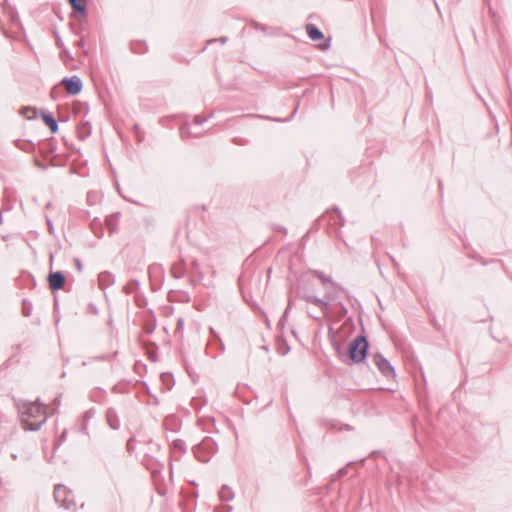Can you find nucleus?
I'll use <instances>...</instances> for the list:
<instances>
[{
  "mask_svg": "<svg viewBox=\"0 0 512 512\" xmlns=\"http://www.w3.org/2000/svg\"><path fill=\"white\" fill-rule=\"evenodd\" d=\"M313 286V283L310 281L304 283L300 288L299 294L303 300L318 307L323 317L347 313L343 300L348 295L340 285L333 282L323 287L325 293L322 298L315 294Z\"/></svg>",
  "mask_w": 512,
  "mask_h": 512,
  "instance_id": "obj_1",
  "label": "nucleus"
},
{
  "mask_svg": "<svg viewBox=\"0 0 512 512\" xmlns=\"http://www.w3.org/2000/svg\"><path fill=\"white\" fill-rule=\"evenodd\" d=\"M21 422L26 430H39L48 418V407L36 401L24 402L19 407Z\"/></svg>",
  "mask_w": 512,
  "mask_h": 512,
  "instance_id": "obj_2",
  "label": "nucleus"
},
{
  "mask_svg": "<svg viewBox=\"0 0 512 512\" xmlns=\"http://www.w3.org/2000/svg\"><path fill=\"white\" fill-rule=\"evenodd\" d=\"M1 29L7 38L20 39L22 36V25L18 15L12 10L4 11L0 19Z\"/></svg>",
  "mask_w": 512,
  "mask_h": 512,
  "instance_id": "obj_3",
  "label": "nucleus"
},
{
  "mask_svg": "<svg viewBox=\"0 0 512 512\" xmlns=\"http://www.w3.org/2000/svg\"><path fill=\"white\" fill-rule=\"evenodd\" d=\"M368 351V342L365 336L355 337L348 346V354L353 362L360 363L365 360Z\"/></svg>",
  "mask_w": 512,
  "mask_h": 512,
  "instance_id": "obj_4",
  "label": "nucleus"
},
{
  "mask_svg": "<svg viewBox=\"0 0 512 512\" xmlns=\"http://www.w3.org/2000/svg\"><path fill=\"white\" fill-rule=\"evenodd\" d=\"M54 499L55 501L66 510H74L76 503L72 491L61 484H58L54 488Z\"/></svg>",
  "mask_w": 512,
  "mask_h": 512,
  "instance_id": "obj_5",
  "label": "nucleus"
},
{
  "mask_svg": "<svg viewBox=\"0 0 512 512\" xmlns=\"http://www.w3.org/2000/svg\"><path fill=\"white\" fill-rule=\"evenodd\" d=\"M372 361L383 376L388 378L395 376V370L393 366L383 355L374 354L372 356Z\"/></svg>",
  "mask_w": 512,
  "mask_h": 512,
  "instance_id": "obj_6",
  "label": "nucleus"
},
{
  "mask_svg": "<svg viewBox=\"0 0 512 512\" xmlns=\"http://www.w3.org/2000/svg\"><path fill=\"white\" fill-rule=\"evenodd\" d=\"M62 84L64 85L67 93L71 95H77L82 90V81L78 76H72L70 78H64L62 80Z\"/></svg>",
  "mask_w": 512,
  "mask_h": 512,
  "instance_id": "obj_7",
  "label": "nucleus"
},
{
  "mask_svg": "<svg viewBox=\"0 0 512 512\" xmlns=\"http://www.w3.org/2000/svg\"><path fill=\"white\" fill-rule=\"evenodd\" d=\"M48 282L52 290H59L65 284V277L61 272H52L48 276Z\"/></svg>",
  "mask_w": 512,
  "mask_h": 512,
  "instance_id": "obj_8",
  "label": "nucleus"
},
{
  "mask_svg": "<svg viewBox=\"0 0 512 512\" xmlns=\"http://www.w3.org/2000/svg\"><path fill=\"white\" fill-rule=\"evenodd\" d=\"M106 421L108 425L116 430L120 427L119 417L113 408H109L106 412Z\"/></svg>",
  "mask_w": 512,
  "mask_h": 512,
  "instance_id": "obj_9",
  "label": "nucleus"
},
{
  "mask_svg": "<svg viewBox=\"0 0 512 512\" xmlns=\"http://www.w3.org/2000/svg\"><path fill=\"white\" fill-rule=\"evenodd\" d=\"M306 32L313 41L322 40L324 38L323 33L313 24L306 25Z\"/></svg>",
  "mask_w": 512,
  "mask_h": 512,
  "instance_id": "obj_10",
  "label": "nucleus"
},
{
  "mask_svg": "<svg viewBox=\"0 0 512 512\" xmlns=\"http://www.w3.org/2000/svg\"><path fill=\"white\" fill-rule=\"evenodd\" d=\"M42 119L44 123L50 128L52 133L57 132L58 130V124L53 115L49 112H43L42 113Z\"/></svg>",
  "mask_w": 512,
  "mask_h": 512,
  "instance_id": "obj_11",
  "label": "nucleus"
},
{
  "mask_svg": "<svg viewBox=\"0 0 512 512\" xmlns=\"http://www.w3.org/2000/svg\"><path fill=\"white\" fill-rule=\"evenodd\" d=\"M114 282L113 275L107 271L101 272L98 275V283L101 288H105Z\"/></svg>",
  "mask_w": 512,
  "mask_h": 512,
  "instance_id": "obj_12",
  "label": "nucleus"
},
{
  "mask_svg": "<svg viewBox=\"0 0 512 512\" xmlns=\"http://www.w3.org/2000/svg\"><path fill=\"white\" fill-rule=\"evenodd\" d=\"M310 275L312 277L318 279L320 281L322 287H325L334 282L330 277L326 276L323 272L318 271V270L311 271Z\"/></svg>",
  "mask_w": 512,
  "mask_h": 512,
  "instance_id": "obj_13",
  "label": "nucleus"
},
{
  "mask_svg": "<svg viewBox=\"0 0 512 512\" xmlns=\"http://www.w3.org/2000/svg\"><path fill=\"white\" fill-rule=\"evenodd\" d=\"M185 273L184 263L182 261L176 262L171 267V274L174 278H181Z\"/></svg>",
  "mask_w": 512,
  "mask_h": 512,
  "instance_id": "obj_14",
  "label": "nucleus"
},
{
  "mask_svg": "<svg viewBox=\"0 0 512 512\" xmlns=\"http://www.w3.org/2000/svg\"><path fill=\"white\" fill-rule=\"evenodd\" d=\"M233 497H234V493H233L232 489L230 487H228L227 485H223L221 487V490L219 491L220 500L223 502L230 501L233 499Z\"/></svg>",
  "mask_w": 512,
  "mask_h": 512,
  "instance_id": "obj_15",
  "label": "nucleus"
},
{
  "mask_svg": "<svg viewBox=\"0 0 512 512\" xmlns=\"http://www.w3.org/2000/svg\"><path fill=\"white\" fill-rule=\"evenodd\" d=\"M74 11L85 14V0H69Z\"/></svg>",
  "mask_w": 512,
  "mask_h": 512,
  "instance_id": "obj_16",
  "label": "nucleus"
},
{
  "mask_svg": "<svg viewBox=\"0 0 512 512\" xmlns=\"http://www.w3.org/2000/svg\"><path fill=\"white\" fill-rule=\"evenodd\" d=\"M21 114L26 118V119H34L37 115V112H36V109L35 108H32V107H24L21 109Z\"/></svg>",
  "mask_w": 512,
  "mask_h": 512,
  "instance_id": "obj_17",
  "label": "nucleus"
},
{
  "mask_svg": "<svg viewBox=\"0 0 512 512\" xmlns=\"http://www.w3.org/2000/svg\"><path fill=\"white\" fill-rule=\"evenodd\" d=\"M22 313L25 317H29L32 313V304L26 299L22 303Z\"/></svg>",
  "mask_w": 512,
  "mask_h": 512,
  "instance_id": "obj_18",
  "label": "nucleus"
},
{
  "mask_svg": "<svg viewBox=\"0 0 512 512\" xmlns=\"http://www.w3.org/2000/svg\"><path fill=\"white\" fill-rule=\"evenodd\" d=\"M184 329V320L182 318H178L177 320V327L175 329V334H183Z\"/></svg>",
  "mask_w": 512,
  "mask_h": 512,
  "instance_id": "obj_19",
  "label": "nucleus"
},
{
  "mask_svg": "<svg viewBox=\"0 0 512 512\" xmlns=\"http://www.w3.org/2000/svg\"><path fill=\"white\" fill-rule=\"evenodd\" d=\"M60 56H61V59H62L63 61H66L67 59H69V60H72V59H73V58H72V56H71V54H70V52H69V51H68V49H66V48H63V49H62Z\"/></svg>",
  "mask_w": 512,
  "mask_h": 512,
  "instance_id": "obj_20",
  "label": "nucleus"
},
{
  "mask_svg": "<svg viewBox=\"0 0 512 512\" xmlns=\"http://www.w3.org/2000/svg\"><path fill=\"white\" fill-rule=\"evenodd\" d=\"M56 44H57V46H58L59 48H62V49H63V48H65V47H64V44H63V42H62V40L60 39V37H57V39H56Z\"/></svg>",
  "mask_w": 512,
  "mask_h": 512,
  "instance_id": "obj_21",
  "label": "nucleus"
},
{
  "mask_svg": "<svg viewBox=\"0 0 512 512\" xmlns=\"http://www.w3.org/2000/svg\"><path fill=\"white\" fill-rule=\"evenodd\" d=\"M132 441H133V439H129L128 442H127V449L128 450H131L132 447H133Z\"/></svg>",
  "mask_w": 512,
  "mask_h": 512,
  "instance_id": "obj_22",
  "label": "nucleus"
},
{
  "mask_svg": "<svg viewBox=\"0 0 512 512\" xmlns=\"http://www.w3.org/2000/svg\"><path fill=\"white\" fill-rule=\"evenodd\" d=\"M84 45V40L83 39H79L77 42H76V46L78 47H82Z\"/></svg>",
  "mask_w": 512,
  "mask_h": 512,
  "instance_id": "obj_23",
  "label": "nucleus"
},
{
  "mask_svg": "<svg viewBox=\"0 0 512 512\" xmlns=\"http://www.w3.org/2000/svg\"><path fill=\"white\" fill-rule=\"evenodd\" d=\"M194 122H195L197 125H199V124H201V123H202V120L200 119V117H199V116H196V117L194 118Z\"/></svg>",
  "mask_w": 512,
  "mask_h": 512,
  "instance_id": "obj_24",
  "label": "nucleus"
},
{
  "mask_svg": "<svg viewBox=\"0 0 512 512\" xmlns=\"http://www.w3.org/2000/svg\"><path fill=\"white\" fill-rule=\"evenodd\" d=\"M328 47H329V43H325V44H321L320 45V48L323 49V50L327 49Z\"/></svg>",
  "mask_w": 512,
  "mask_h": 512,
  "instance_id": "obj_25",
  "label": "nucleus"
}]
</instances>
